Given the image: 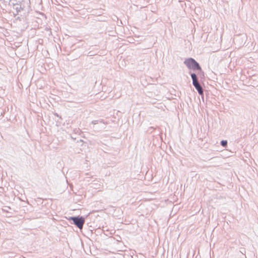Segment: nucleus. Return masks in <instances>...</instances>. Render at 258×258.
<instances>
[{
    "instance_id": "3",
    "label": "nucleus",
    "mask_w": 258,
    "mask_h": 258,
    "mask_svg": "<svg viewBox=\"0 0 258 258\" xmlns=\"http://www.w3.org/2000/svg\"><path fill=\"white\" fill-rule=\"evenodd\" d=\"M74 223L80 229H82L85 223V219L83 217H71Z\"/></svg>"
},
{
    "instance_id": "4",
    "label": "nucleus",
    "mask_w": 258,
    "mask_h": 258,
    "mask_svg": "<svg viewBox=\"0 0 258 258\" xmlns=\"http://www.w3.org/2000/svg\"><path fill=\"white\" fill-rule=\"evenodd\" d=\"M227 142L226 141L223 140L221 141V145L223 146H226L227 145Z\"/></svg>"
},
{
    "instance_id": "2",
    "label": "nucleus",
    "mask_w": 258,
    "mask_h": 258,
    "mask_svg": "<svg viewBox=\"0 0 258 258\" xmlns=\"http://www.w3.org/2000/svg\"><path fill=\"white\" fill-rule=\"evenodd\" d=\"M191 77L192 80L193 85L196 88V89L198 91V93L200 95H203V90L202 87L201 86V85L198 82L196 75L195 74H192L191 75Z\"/></svg>"
},
{
    "instance_id": "1",
    "label": "nucleus",
    "mask_w": 258,
    "mask_h": 258,
    "mask_svg": "<svg viewBox=\"0 0 258 258\" xmlns=\"http://www.w3.org/2000/svg\"><path fill=\"white\" fill-rule=\"evenodd\" d=\"M187 68L192 70H201V68L199 63L193 58H189L186 59L184 62Z\"/></svg>"
}]
</instances>
